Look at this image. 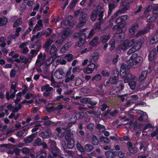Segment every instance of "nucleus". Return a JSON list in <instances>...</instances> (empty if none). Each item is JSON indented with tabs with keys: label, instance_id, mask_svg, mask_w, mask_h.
Here are the masks:
<instances>
[{
	"label": "nucleus",
	"instance_id": "31",
	"mask_svg": "<svg viewBox=\"0 0 158 158\" xmlns=\"http://www.w3.org/2000/svg\"><path fill=\"white\" fill-rule=\"evenodd\" d=\"M43 141L40 138L35 139L33 143V146L35 147L39 146L42 145Z\"/></svg>",
	"mask_w": 158,
	"mask_h": 158
},
{
	"label": "nucleus",
	"instance_id": "22",
	"mask_svg": "<svg viewBox=\"0 0 158 158\" xmlns=\"http://www.w3.org/2000/svg\"><path fill=\"white\" fill-rule=\"evenodd\" d=\"M116 2H113L112 3H110L109 4V10L108 11V15H110L112 13V10L115 8L117 6Z\"/></svg>",
	"mask_w": 158,
	"mask_h": 158
},
{
	"label": "nucleus",
	"instance_id": "43",
	"mask_svg": "<svg viewBox=\"0 0 158 158\" xmlns=\"http://www.w3.org/2000/svg\"><path fill=\"white\" fill-rule=\"evenodd\" d=\"M57 49L55 46L53 45L50 49V54L51 55L55 54L57 51Z\"/></svg>",
	"mask_w": 158,
	"mask_h": 158
},
{
	"label": "nucleus",
	"instance_id": "39",
	"mask_svg": "<svg viewBox=\"0 0 158 158\" xmlns=\"http://www.w3.org/2000/svg\"><path fill=\"white\" fill-rule=\"evenodd\" d=\"M8 20L6 18H0V26H3L7 23Z\"/></svg>",
	"mask_w": 158,
	"mask_h": 158
},
{
	"label": "nucleus",
	"instance_id": "17",
	"mask_svg": "<svg viewBox=\"0 0 158 158\" xmlns=\"http://www.w3.org/2000/svg\"><path fill=\"white\" fill-rule=\"evenodd\" d=\"M110 35L106 34L102 35L100 38V40L102 43H106L110 39Z\"/></svg>",
	"mask_w": 158,
	"mask_h": 158
},
{
	"label": "nucleus",
	"instance_id": "62",
	"mask_svg": "<svg viewBox=\"0 0 158 158\" xmlns=\"http://www.w3.org/2000/svg\"><path fill=\"white\" fill-rule=\"evenodd\" d=\"M153 13L155 15H158V6H154L152 8Z\"/></svg>",
	"mask_w": 158,
	"mask_h": 158
},
{
	"label": "nucleus",
	"instance_id": "41",
	"mask_svg": "<svg viewBox=\"0 0 158 158\" xmlns=\"http://www.w3.org/2000/svg\"><path fill=\"white\" fill-rule=\"evenodd\" d=\"M74 77L75 76L73 74L71 75L70 77H66V78L64 80V82L65 83H67L70 81H73L74 80Z\"/></svg>",
	"mask_w": 158,
	"mask_h": 158
},
{
	"label": "nucleus",
	"instance_id": "50",
	"mask_svg": "<svg viewBox=\"0 0 158 158\" xmlns=\"http://www.w3.org/2000/svg\"><path fill=\"white\" fill-rule=\"evenodd\" d=\"M22 23V19H18L14 23L13 27H15L19 26Z\"/></svg>",
	"mask_w": 158,
	"mask_h": 158
},
{
	"label": "nucleus",
	"instance_id": "48",
	"mask_svg": "<svg viewBox=\"0 0 158 158\" xmlns=\"http://www.w3.org/2000/svg\"><path fill=\"white\" fill-rule=\"evenodd\" d=\"M73 56L71 54H66L65 57L68 62H70L73 60Z\"/></svg>",
	"mask_w": 158,
	"mask_h": 158
},
{
	"label": "nucleus",
	"instance_id": "27",
	"mask_svg": "<svg viewBox=\"0 0 158 158\" xmlns=\"http://www.w3.org/2000/svg\"><path fill=\"white\" fill-rule=\"evenodd\" d=\"M91 142L94 145H97L98 144V140L94 135H93L91 136Z\"/></svg>",
	"mask_w": 158,
	"mask_h": 158
},
{
	"label": "nucleus",
	"instance_id": "55",
	"mask_svg": "<svg viewBox=\"0 0 158 158\" xmlns=\"http://www.w3.org/2000/svg\"><path fill=\"white\" fill-rule=\"evenodd\" d=\"M24 135V130H23L18 131L16 135L18 137L21 138Z\"/></svg>",
	"mask_w": 158,
	"mask_h": 158
},
{
	"label": "nucleus",
	"instance_id": "54",
	"mask_svg": "<svg viewBox=\"0 0 158 158\" xmlns=\"http://www.w3.org/2000/svg\"><path fill=\"white\" fill-rule=\"evenodd\" d=\"M102 78V76L100 74H97L92 79V81L96 80V81H99Z\"/></svg>",
	"mask_w": 158,
	"mask_h": 158
},
{
	"label": "nucleus",
	"instance_id": "64",
	"mask_svg": "<svg viewBox=\"0 0 158 158\" xmlns=\"http://www.w3.org/2000/svg\"><path fill=\"white\" fill-rule=\"evenodd\" d=\"M69 34V31H64L63 32V35L62 36V38L64 40L68 36Z\"/></svg>",
	"mask_w": 158,
	"mask_h": 158
},
{
	"label": "nucleus",
	"instance_id": "52",
	"mask_svg": "<svg viewBox=\"0 0 158 158\" xmlns=\"http://www.w3.org/2000/svg\"><path fill=\"white\" fill-rule=\"evenodd\" d=\"M128 84L131 88L132 89H134L136 86V82L134 81H131L128 83Z\"/></svg>",
	"mask_w": 158,
	"mask_h": 158
},
{
	"label": "nucleus",
	"instance_id": "53",
	"mask_svg": "<svg viewBox=\"0 0 158 158\" xmlns=\"http://www.w3.org/2000/svg\"><path fill=\"white\" fill-rule=\"evenodd\" d=\"M148 31L146 29H144L139 31L136 35V37H138L139 36L143 35L147 32Z\"/></svg>",
	"mask_w": 158,
	"mask_h": 158
},
{
	"label": "nucleus",
	"instance_id": "8",
	"mask_svg": "<svg viewBox=\"0 0 158 158\" xmlns=\"http://www.w3.org/2000/svg\"><path fill=\"white\" fill-rule=\"evenodd\" d=\"M67 128L65 127H59L56 128V131L57 132V135L60 138H62L64 135L66 130Z\"/></svg>",
	"mask_w": 158,
	"mask_h": 158
},
{
	"label": "nucleus",
	"instance_id": "35",
	"mask_svg": "<svg viewBox=\"0 0 158 158\" xmlns=\"http://www.w3.org/2000/svg\"><path fill=\"white\" fill-rule=\"evenodd\" d=\"M43 26L42 23V21L41 20H39L37 22V24H36L34 27L33 31H34L36 30H39V28L42 27Z\"/></svg>",
	"mask_w": 158,
	"mask_h": 158
},
{
	"label": "nucleus",
	"instance_id": "36",
	"mask_svg": "<svg viewBox=\"0 0 158 158\" xmlns=\"http://www.w3.org/2000/svg\"><path fill=\"white\" fill-rule=\"evenodd\" d=\"M22 95V93L21 92H19L16 95V99L15 100V102L17 105L18 103L20 102L22 98L21 96Z\"/></svg>",
	"mask_w": 158,
	"mask_h": 158
},
{
	"label": "nucleus",
	"instance_id": "33",
	"mask_svg": "<svg viewBox=\"0 0 158 158\" xmlns=\"http://www.w3.org/2000/svg\"><path fill=\"white\" fill-rule=\"evenodd\" d=\"M98 38L97 36L94 38L90 42L89 44L92 46H95L98 44Z\"/></svg>",
	"mask_w": 158,
	"mask_h": 158
},
{
	"label": "nucleus",
	"instance_id": "26",
	"mask_svg": "<svg viewBox=\"0 0 158 158\" xmlns=\"http://www.w3.org/2000/svg\"><path fill=\"white\" fill-rule=\"evenodd\" d=\"M53 41H54L53 40L51 39H48L47 40L46 42L45 43L44 45V48L46 50H47L49 49V47L50 46L51 44Z\"/></svg>",
	"mask_w": 158,
	"mask_h": 158
},
{
	"label": "nucleus",
	"instance_id": "29",
	"mask_svg": "<svg viewBox=\"0 0 158 158\" xmlns=\"http://www.w3.org/2000/svg\"><path fill=\"white\" fill-rule=\"evenodd\" d=\"M50 147L51 149L53 151H58V148L56 146V143L55 141H52L50 143Z\"/></svg>",
	"mask_w": 158,
	"mask_h": 158
},
{
	"label": "nucleus",
	"instance_id": "15",
	"mask_svg": "<svg viewBox=\"0 0 158 158\" xmlns=\"http://www.w3.org/2000/svg\"><path fill=\"white\" fill-rule=\"evenodd\" d=\"M64 72L63 70L60 69L57 70L54 73V76L57 78L61 79L63 77Z\"/></svg>",
	"mask_w": 158,
	"mask_h": 158
},
{
	"label": "nucleus",
	"instance_id": "24",
	"mask_svg": "<svg viewBox=\"0 0 158 158\" xmlns=\"http://www.w3.org/2000/svg\"><path fill=\"white\" fill-rule=\"evenodd\" d=\"M158 42V34L155 35L150 39L149 43L150 44H153Z\"/></svg>",
	"mask_w": 158,
	"mask_h": 158
},
{
	"label": "nucleus",
	"instance_id": "10",
	"mask_svg": "<svg viewBox=\"0 0 158 158\" xmlns=\"http://www.w3.org/2000/svg\"><path fill=\"white\" fill-rule=\"evenodd\" d=\"M148 74V71L147 70L143 71L139 75L138 77V80L140 81H143V80L146 78Z\"/></svg>",
	"mask_w": 158,
	"mask_h": 158
},
{
	"label": "nucleus",
	"instance_id": "40",
	"mask_svg": "<svg viewBox=\"0 0 158 158\" xmlns=\"http://www.w3.org/2000/svg\"><path fill=\"white\" fill-rule=\"evenodd\" d=\"M21 63H24L25 64H27L29 62V59H27L24 56H20Z\"/></svg>",
	"mask_w": 158,
	"mask_h": 158
},
{
	"label": "nucleus",
	"instance_id": "9",
	"mask_svg": "<svg viewBox=\"0 0 158 158\" xmlns=\"http://www.w3.org/2000/svg\"><path fill=\"white\" fill-rule=\"evenodd\" d=\"M127 145L128 149L130 153L135 154L137 152V149L133 146L131 143L129 142H127Z\"/></svg>",
	"mask_w": 158,
	"mask_h": 158
},
{
	"label": "nucleus",
	"instance_id": "49",
	"mask_svg": "<svg viewBox=\"0 0 158 158\" xmlns=\"http://www.w3.org/2000/svg\"><path fill=\"white\" fill-rule=\"evenodd\" d=\"M67 142V147L69 149H71L73 148L74 145V140L68 141Z\"/></svg>",
	"mask_w": 158,
	"mask_h": 158
},
{
	"label": "nucleus",
	"instance_id": "47",
	"mask_svg": "<svg viewBox=\"0 0 158 158\" xmlns=\"http://www.w3.org/2000/svg\"><path fill=\"white\" fill-rule=\"evenodd\" d=\"M97 14L96 10H94L91 15V19L92 20L94 21L95 20L97 17Z\"/></svg>",
	"mask_w": 158,
	"mask_h": 158
},
{
	"label": "nucleus",
	"instance_id": "58",
	"mask_svg": "<svg viewBox=\"0 0 158 158\" xmlns=\"http://www.w3.org/2000/svg\"><path fill=\"white\" fill-rule=\"evenodd\" d=\"M90 99L87 98H84L80 100V102L84 104L88 103L89 102Z\"/></svg>",
	"mask_w": 158,
	"mask_h": 158
},
{
	"label": "nucleus",
	"instance_id": "44",
	"mask_svg": "<svg viewBox=\"0 0 158 158\" xmlns=\"http://www.w3.org/2000/svg\"><path fill=\"white\" fill-rule=\"evenodd\" d=\"M128 48V47L126 45L125 41L122 44H121L119 47V49L123 51L126 50Z\"/></svg>",
	"mask_w": 158,
	"mask_h": 158
},
{
	"label": "nucleus",
	"instance_id": "14",
	"mask_svg": "<svg viewBox=\"0 0 158 158\" xmlns=\"http://www.w3.org/2000/svg\"><path fill=\"white\" fill-rule=\"evenodd\" d=\"M105 154L107 158H114L115 156H117V153L116 151H108L106 152Z\"/></svg>",
	"mask_w": 158,
	"mask_h": 158
},
{
	"label": "nucleus",
	"instance_id": "21",
	"mask_svg": "<svg viewBox=\"0 0 158 158\" xmlns=\"http://www.w3.org/2000/svg\"><path fill=\"white\" fill-rule=\"evenodd\" d=\"M35 136L36 134L35 133L32 134L27 138L24 139V142L27 143H31L35 137Z\"/></svg>",
	"mask_w": 158,
	"mask_h": 158
},
{
	"label": "nucleus",
	"instance_id": "38",
	"mask_svg": "<svg viewBox=\"0 0 158 158\" xmlns=\"http://www.w3.org/2000/svg\"><path fill=\"white\" fill-rule=\"evenodd\" d=\"M63 24L65 26L72 27L73 25V23L71 22L69 20L67 19L63 22Z\"/></svg>",
	"mask_w": 158,
	"mask_h": 158
},
{
	"label": "nucleus",
	"instance_id": "19",
	"mask_svg": "<svg viewBox=\"0 0 158 158\" xmlns=\"http://www.w3.org/2000/svg\"><path fill=\"white\" fill-rule=\"evenodd\" d=\"M65 139L67 142L74 140L73 134L70 131L67 132L65 136Z\"/></svg>",
	"mask_w": 158,
	"mask_h": 158
},
{
	"label": "nucleus",
	"instance_id": "13",
	"mask_svg": "<svg viewBox=\"0 0 158 158\" xmlns=\"http://www.w3.org/2000/svg\"><path fill=\"white\" fill-rule=\"evenodd\" d=\"M47 156L46 151L41 150L36 153V158H46Z\"/></svg>",
	"mask_w": 158,
	"mask_h": 158
},
{
	"label": "nucleus",
	"instance_id": "1",
	"mask_svg": "<svg viewBox=\"0 0 158 158\" xmlns=\"http://www.w3.org/2000/svg\"><path fill=\"white\" fill-rule=\"evenodd\" d=\"M16 84L11 85L10 92L8 91L6 92L5 96L7 100H9L10 99H12L15 98V93L17 91L16 89Z\"/></svg>",
	"mask_w": 158,
	"mask_h": 158
},
{
	"label": "nucleus",
	"instance_id": "6",
	"mask_svg": "<svg viewBox=\"0 0 158 158\" xmlns=\"http://www.w3.org/2000/svg\"><path fill=\"white\" fill-rule=\"evenodd\" d=\"M130 7L128 6H123L121 7L120 9L115 13L112 16V19H114L118 16L124 13L127 10H128Z\"/></svg>",
	"mask_w": 158,
	"mask_h": 158
},
{
	"label": "nucleus",
	"instance_id": "37",
	"mask_svg": "<svg viewBox=\"0 0 158 158\" xmlns=\"http://www.w3.org/2000/svg\"><path fill=\"white\" fill-rule=\"evenodd\" d=\"M118 79V77L116 76H114L112 77H111L109 79L110 83L112 84H116L117 82V81Z\"/></svg>",
	"mask_w": 158,
	"mask_h": 158
},
{
	"label": "nucleus",
	"instance_id": "7",
	"mask_svg": "<svg viewBox=\"0 0 158 158\" xmlns=\"http://www.w3.org/2000/svg\"><path fill=\"white\" fill-rule=\"evenodd\" d=\"M87 10L86 9H84L81 12L82 16L79 19V23L78 24V26L79 27H81L86 22V18L87 15L86 14H83V13L85 12V11Z\"/></svg>",
	"mask_w": 158,
	"mask_h": 158
},
{
	"label": "nucleus",
	"instance_id": "32",
	"mask_svg": "<svg viewBox=\"0 0 158 158\" xmlns=\"http://www.w3.org/2000/svg\"><path fill=\"white\" fill-rule=\"evenodd\" d=\"M156 54V50H153L150 53L149 56V59L150 60L152 61L154 58Z\"/></svg>",
	"mask_w": 158,
	"mask_h": 158
},
{
	"label": "nucleus",
	"instance_id": "63",
	"mask_svg": "<svg viewBox=\"0 0 158 158\" xmlns=\"http://www.w3.org/2000/svg\"><path fill=\"white\" fill-rule=\"evenodd\" d=\"M134 60L140 65V63L143 60V58L141 56H139Z\"/></svg>",
	"mask_w": 158,
	"mask_h": 158
},
{
	"label": "nucleus",
	"instance_id": "59",
	"mask_svg": "<svg viewBox=\"0 0 158 158\" xmlns=\"http://www.w3.org/2000/svg\"><path fill=\"white\" fill-rule=\"evenodd\" d=\"M32 30L31 28L29 27V28L27 29L25 32L24 33L22 37V39L23 40H24L25 38V36L27 34H28Z\"/></svg>",
	"mask_w": 158,
	"mask_h": 158
},
{
	"label": "nucleus",
	"instance_id": "42",
	"mask_svg": "<svg viewBox=\"0 0 158 158\" xmlns=\"http://www.w3.org/2000/svg\"><path fill=\"white\" fill-rule=\"evenodd\" d=\"M115 41L114 39L111 40L109 42V44L110 45V50L111 51L113 50L115 48Z\"/></svg>",
	"mask_w": 158,
	"mask_h": 158
},
{
	"label": "nucleus",
	"instance_id": "56",
	"mask_svg": "<svg viewBox=\"0 0 158 158\" xmlns=\"http://www.w3.org/2000/svg\"><path fill=\"white\" fill-rule=\"evenodd\" d=\"M64 40L62 38L61 39L56 40L55 42V44L57 46H61L63 43Z\"/></svg>",
	"mask_w": 158,
	"mask_h": 158
},
{
	"label": "nucleus",
	"instance_id": "30",
	"mask_svg": "<svg viewBox=\"0 0 158 158\" xmlns=\"http://www.w3.org/2000/svg\"><path fill=\"white\" fill-rule=\"evenodd\" d=\"M138 57V54L136 53H134L130 57V59L127 61L128 64H130L133 62V61Z\"/></svg>",
	"mask_w": 158,
	"mask_h": 158
},
{
	"label": "nucleus",
	"instance_id": "5",
	"mask_svg": "<svg viewBox=\"0 0 158 158\" xmlns=\"http://www.w3.org/2000/svg\"><path fill=\"white\" fill-rule=\"evenodd\" d=\"M22 106V105H21V104H18L17 106H15V107L12 110V113H11L10 115L9 116V118L10 119L14 118L15 120H17L20 114H17L15 116V113L18 112L19 110L21 109Z\"/></svg>",
	"mask_w": 158,
	"mask_h": 158
},
{
	"label": "nucleus",
	"instance_id": "23",
	"mask_svg": "<svg viewBox=\"0 0 158 158\" xmlns=\"http://www.w3.org/2000/svg\"><path fill=\"white\" fill-rule=\"evenodd\" d=\"M104 11L97 12V15H98L99 17L98 19L99 20L100 23H103V17L104 15Z\"/></svg>",
	"mask_w": 158,
	"mask_h": 158
},
{
	"label": "nucleus",
	"instance_id": "28",
	"mask_svg": "<svg viewBox=\"0 0 158 158\" xmlns=\"http://www.w3.org/2000/svg\"><path fill=\"white\" fill-rule=\"evenodd\" d=\"M138 29V26L137 25L132 26L129 29V32L130 34L131 35L134 34L135 32L137 31Z\"/></svg>",
	"mask_w": 158,
	"mask_h": 158
},
{
	"label": "nucleus",
	"instance_id": "3",
	"mask_svg": "<svg viewBox=\"0 0 158 158\" xmlns=\"http://www.w3.org/2000/svg\"><path fill=\"white\" fill-rule=\"evenodd\" d=\"M75 36L77 37H79L78 42V46L81 47L84 44L86 37V35L85 33L77 32L75 34Z\"/></svg>",
	"mask_w": 158,
	"mask_h": 158
},
{
	"label": "nucleus",
	"instance_id": "57",
	"mask_svg": "<svg viewBox=\"0 0 158 158\" xmlns=\"http://www.w3.org/2000/svg\"><path fill=\"white\" fill-rule=\"evenodd\" d=\"M139 84V86L141 89H144L148 86V85L144 81H141Z\"/></svg>",
	"mask_w": 158,
	"mask_h": 158
},
{
	"label": "nucleus",
	"instance_id": "18",
	"mask_svg": "<svg viewBox=\"0 0 158 158\" xmlns=\"http://www.w3.org/2000/svg\"><path fill=\"white\" fill-rule=\"evenodd\" d=\"M135 78V77L133 76L130 73H128L126 77L124 78V81L125 83H127L130 81L134 80Z\"/></svg>",
	"mask_w": 158,
	"mask_h": 158
},
{
	"label": "nucleus",
	"instance_id": "25",
	"mask_svg": "<svg viewBox=\"0 0 158 158\" xmlns=\"http://www.w3.org/2000/svg\"><path fill=\"white\" fill-rule=\"evenodd\" d=\"M99 54L98 52H95L93 53L89 57V59L91 62L97 60L98 58Z\"/></svg>",
	"mask_w": 158,
	"mask_h": 158
},
{
	"label": "nucleus",
	"instance_id": "45",
	"mask_svg": "<svg viewBox=\"0 0 158 158\" xmlns=\"http://www.w3.org/2000/svg\"><path fill=\"white\" fill-rule=\"evenodd\" d=\"M103 7L104 5L102 3H99L97 7V10H96V11L99 12L101 11H104Z\"/></svg>",
	"mask_w": 158,
	"mask_h": 158
},
{
	"label": "nucleus",
	"instance_id": "60",
	"mask_svg": "<svg viewBox=\"0 0 158 158\" xmlns=\"http://www.w3.org/2000/svg\"><path fill=\"white\" fill-rule=\"evenodd\" d=\"M94 124L90 123L87 126L86 128L90 131H92L94 129Z\"/></svg>",
	"mask_w": 158,
	"mask_h": 158
},
{
	"label": "nucleus",
	"instance_id": "12",
	"mask_svg": "<svg viewBox=\"0 0 158 158\" xmlns=\"http://www.w3.org/2000/svg\"><path fill=\"white\" fill-rule=\"evenodd\" d=\"M51 131L50 130L42 131L39 134V136L43 139H46L49 137L51 135Z\"/></svg>",
	"mask_w": 158,
	"mask_h": 158
},
{
	"label": "nucleus",
	"instance_id": "11",
	"mask_svg": "<svg viewBox=\"0 0 158 158\" xmlns=\"http://www.w3.org/2000/svg\"><path fill=\"white\" fill-rule=\"evenodd\" d=\"M135 46H133L132 48L130 49L127 52V54L130 55L134 53L135 52L139 50L142 46H139L138 44Z\"/></svg>",
	"mask_w": 158,
	"mask_h": 158
},
{
	"label": "nucleus",
	"instance_id": "16",
	"mask_svg": "<svg viewBox=\"0 0 158 158\" xmlns=\"http://www.w3.org/2000/svg\"><path fill=\"white\" fill-rule=\"evenodd\" d=\"M115 87L118 89V90L116 91V93H118L122 90L124 88L122 81L121 80L118 81L115 84Z\"/></svg>",
	"mask_w": 158,
	"mask_h": 158
},
{
	"label": "nucleus",
	"instance_id": "61",
	"mask_svg": "<svg viewBox=\"0 0 158 158\" xmlns=\"http://www.w3.org/2000/svg\"><path fill=\"white\" fill-rule=\"evenodd\" d=\"M26 4L25 3H22L19 7V10L21 11L24 10L26 8Z\"/></svg>",
	"mask_w": 158,
	"mask_h": 158
},
{
	"label": "nucleus",
	"instance_id": "2",
	"mask_svg": "<svg viewBox=\"0 0 158 158\" xmlns=\"http://www.w3.org/2000/svg\"><path fill=\"white\" fill-rule=\"evenodd\" d=\"M125 41L128 48L132 45L133 46H136L137 45V44H138L139 46H142V44L143 42L142 39H139L137 40L135 39H133L130 40H126Z\"/></svg>",
	"mask_w": 158,
	"mask_h": 158
},
{
	"label": "nucleus",
	"instance_id": "46",
	"mask_svg": "<svg viewBox=\"0 0 158 158\" xmlns=\"http://www.w3.org/2000/svg\"><path fill=\"white\" fill-rule=\"evenodd\" d=\"M100 140L101 142H103L104 143L106 144H108L110 141L108 138L104 136L101 137L100 138Z\"/></svg>",
	"mask_w": 158,
	"mask_h": 158
},
{
	"label": "nucleus",
	"instance_id": "4",
	"mask_svg": "<svg viewBox=\"0 0 158 158\" xmlns=\"http://www.w3.org/2000/svg\"><path fill=\"white\" fill-rule=\"evenodd\" d=\"M99 65V64L97 63L95 64L91 63L89 64L86 68L83 69V72L85 74H90L93 72L95 69H97Z\"/></svg>",
	"mask_w": 158,
	"mask_h": 158
},
{
	"label": "nucleus",
	"instance_id": "51",
	"mask_svg": "<svg viewBox=\"0 0 158 158\" xmlns=\"http://www.w3.org/2000/svg\"><path fill=\"white\" fill-rule=\"evenodd\" d=\"M78 0H72L68 6L69 7L70 9L73 8L77 3Z\"/></svg>",
	"mask_w": 158,
	"mask_h": 158
},
{
	"label": "nucleus",
	"instance_id": "20",
	"mask_svg": "<svg viewBox=\"0 0 158 158\" xmlns=\"http://www.w3.org/2000/svg\"><path fill=\"white\" fill-rule=\"evenodd\" d=\"M41 91H44L46 90V91L50 92V91L54 90L53 88L50 87L49 84H46L44 86H42L41 87Z\"/></svg>",
	"mask_w": 158,
	"mask_h": 158
},
{
	"label": "nucleus",
	"instance_id": "34",
	"mask_svg": "<svg viewBox=\"0 0 158 158\" xmlns=\"http://www.w3.org/2000/svg\"><path fill=\"white\" fill-rule=\"evenodd\" d=\"M85 149L86 152H90L93 149V147L90 144H87L85 145Z\"/></svg>",
	"mask_w": 158,
	"mask_h": 158
}]
</instances>
